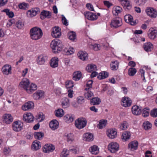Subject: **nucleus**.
<instances>
[{
    "mask_svg": "<svg viewBox=\"0 0 157 157\" xmlns=\"http://www.w3.org/2000/svg\"><path fill=\"white\" fill-rule=\"evenodd\" d=\"M132 101L128 97H124L122 98L121 100V104L124 107H128L131 105Z\"/></svg>",
    "mask_w": 157,
    "mask_h": 157,
    "instance_id": "15",
    "label": "nucleus"
},
{
    "mask_svg": "<svg viewBox=\"0 0 157 157\" xmlns=\"http://www.w3.org/2000/svg\"><path fill=\"white\" fill-rule=\"evenodd\" d=\"M124 19L126 22L129 23L132 25H134L136 24V22L133 21L132 16L129 14L125 15L124 17Z\"/></svg>",
    "mask_w": 157,
    "mask_h": 157,
    "instance_id": "22",
    "label": "nucleus"
},
{
    "mask_svg": "<svg viewBox=\"0 0 157 157\" xmlns=\"http://www.w3.org/2000/svg\"><path fill=\"white\" fill-rule=\"evenodd\" d=\"M107 124V121L106 120H101L99 121L97 127L98 128L101 129L105 127Z\"/></svg>",
    "mask_w": 157,
    "mask_h": 157,
    "instance_id": "43",
    "label": "nucleus"
},
{
    "mask_svg": "<svg viewBox=\"0 0 157 157\" xmlns=\"http://www.w3.org/2000/svg\"><path fill=\"white\" fill-rule=\"evenodd\" d=\"M61 105L63 108H68L70 105L69 100L66 97L63 98L61 101Z\"/></svg>",
    "mask_w": 157,
    "mask_h": 157,
    "instance_id": "29",
    "label": "nucleus"
},
{
    "mask_svg": "<svg viewBox=\"0 0 157 157\" xmlns=\"http://www.w3.org/2000/svg\"><path fill=\"white\" fill-rule=\"evenodd\" d=\"M108 136L111 139H113L117 136V131L115 129L108 130L107 132Z\"/></svg>",
    "mask_w": 157,
    "mask_h": 157,
    "instance_id": "26",
    "label": "nucleus"
},
{
    "mask_svg": "<svg viewBox=\"0 0 157 157\" xmlns=\"http://www.w3.org/2000/svg\"><path fill=\"white\" fill-rule=\"evenodd\" d=\"M43 34L42 30L37 27L33 28L30 31V36L33 40H37L40 39L43 36Z\"/></svg>",
    "mask_w": 157,
    "mask_h": 157,
    "instance_id": "1",
    "label": "nucleus"
},
{
    "mask_svg": "<svg viewBox=\"0 0 157 157\" xmlns=\"http://www.w3.org/2000/svg\"><path fill=\"white\" fill-rule=\"evenodd\" d=\"M138 145V142L136 141L131 142L128 144V148L131 151H134L137 149Z\"/></svg>",
    "mask_w": 157,
    "mask_h": 157,
    "instance_id": "24",
    "label": "nucleus"
},
{
    "mask_svg": "<svg viewBox=\"0 0 157 157\" xmlns=\"http://www.w3.org/2000/svg\"><path fill=\"white\" fill-rule=\"evenodd\" d=\"M131 135V134L130 132H124L122 134L121 136V139L124 141H126L130 139Z\"/></svg>",
    "mask_w": 157,
    "mask_h": 157,
    "instance_id": "36",
    "label": "nucleus"
},
{
    "mask_svg": "<svg viewBox=\"0 0 157 157\" xmlns=\"http://www.w3.org/2000/svg\"><path fill=\"white\" fill-rule=\"evenodd\" d=\"M111 26L112 27L117 28L122 25V19L120 18H116L111 21Z\"/></svg>",
    "mask_w": 157,
    "mask_h": 157,
    "instance_id": "10",
    "label": "nucleus"
},
{
    "mask_svg": "<svg viewBox=\"0 0 157 157\" xmlns=\"http://www.w3.org/2000/svg\"><path fill=\"white\" fill-rule=\"evenodd\" d=\"M49 126L52 130L57 129L59 127V123L56 120H53L49 123Z\"/></svg>",
    "mask_w": 157,
    "mask_h": 157,
    "instance_id": "33",
    "label": "nucleus"
},
{
    "mask_svg": "<svg viewBox=\"0 0 157 157\" xmlns=\"http://www.w3.org/2000/svg\"><path fill=\"white\" fill-rule=\"evenodd\" d=\"M96 66L94 64H88L86 67V70L88 72H91L94 71H96L97 69Z\"/></svg>",
    "mask_w": 157,
    "mask_h": 157,
    "instance_id": "38",
    "label": "nucleus"
},
{
    "mask_svg": "<svg viewBox=\"0 0 157 157\" xmlns=\"http://www.w3.org/2000/svg\"><path fill=\"white\" fill-rule=\"evenodd\" d=\"M29 5L25 2L21 3L18 5L19 8L22 10H26L28 8Z\"/></svg>",
    "mask_w": 157,
    "mask_h": 157,
    "instance_id": "52",
    "label": "nucleus"
},
{
    "mask_svg": "<svg viewBox=\"0 0 157 157\" xmlns=\"http://www.w3.org/2000/svg\"><path fill=\"white\" fill-rule=\"evenodd\" d=\"M69 154V151L66 149H64L60 154L61 157H66Z\"/></svg>",
    "mask_w": 157,
    "mask_h": 157,
    "instance_id": "58",
    "label": "nucleus"
},
{
    "mask_svg": "<svg viewBox=\"0 0 157 157\" xmlns=\"http://www.w3.org/2000/svg\"><path fill=\"white\" fill-rule=\"evenodd\" d=\"M145 12L147 15L151 18H156L157 17V10L154 8L147 7Z\"/></svg>",
    "mask_w": 157,
    "mask_h": 157,
    "instance_id": "6",
    "label": "nucleus"
},
{
    "mask_svg": "<svg viewBox=\"0 0 157 157\" xmlns=\"http://www.w3.org/2000/svg\"><path fill=\"white\" fill-rule=\"evenodd\" d=\"M68 38L72 40H74L76 38V34L75 33L71 32L69 33L68 34Z\"/></svg>",
    "mask_w": 157,
    "mask_h": 157,
    "instance_id": "53",
    "label": "nucleus"
},
{
    "mask_svg": "<svg viewBox=\"0 0 157 157\" xmlns=\"http://www.w3.org/2000/svg\"><path fill=\"white\" fill-rule=\"evenodd\" d=\"M85 17L91 21L95 20L97 19L98 16L95 13L90 12H87L85 14Z\"/></svg>",
    "mask_w": 157,
    "mask_h": 157,
    "instance_id": "16",
    "label": "nucleus"
},
{
    "mask_svg": "<svg viewBox=\"0 0 157 157\" xmlns=\"http://www.w3.org/2000/svg\"><path fill=\"white\" fill-rule=\"evenodd\" d=\"M142 108L136 105H133L132 108V112L133 114L138 115L140 114Z\"/></svg>",
    "mask_w": 157,
    "mask_h": 157,
    "instance_id": "21",
    "label": "nucleus"
},
{
    "mask_svg": "<svg viewBox=\"0 0 157 157\" xmlns=\"http://www.w3.org/2000/svg\"><path fill=\"white\" fill-rule=\"evenodd\" d=\"M29 81L28 79L26 78H23L20 82L19 86L21 87L24 88L26 91L29 84Z\"/></svg>",
    "mask_w": 157,
    "mask_h": 157,
    "instance_id": "17",
    "label": "nucleus"
},
{
    "mask_svg": "<svg viewBox=\"0 0 157 157\" xmlns=\"http://www.w3.org/2000/svg\"><path fill=\"white\" fill-rule=\"evenodd\" d=\"M55 115L58 117H62L64 115L63 110L61 109H59L55 112Z\"/></svg>",
    "mask_w": 157,
    "mask_h": 157,
    "instance_id": "48",
    "label": "nucleus"
},
{
    "mask_svg": "<svg viewBox=\"0 0 157 157\" xmlns=\"http://www.w3.org/2000/svg\"><path fill=\"white\" fill-rule=\"evenodd\" d=\"M89 150L92 154L94 155L97 154L99 152L98 146L95 145H93L90 147Z\"/></svg>",
    "mask_w": 157,
    "mask_h": 157,
    "instance_id": "40",
    "label": "nucleus"
},
{
    "mask_svg": "<svg viewBox=\"0 0 157 157\" xmlns=\"http://www.w3.org/2000/svg\"><path fill=\"white\" fill-rule=\"evenodd\" d=\"M119 145L118 143L115 142L110 143L108 145L109 150L111 152L114 153L119 150Z\"/></svg>",
    "mask_w": 157,
    "mask_h": 157,
    "instance_id": "8",
    "label": "nucleus"
},
{
    "mask_svg": "<svg viewBox=\"0 0 157 157\" xmlns=\"http://www.w3.org/2000/svg\"><path fill=\"white\" fill-rule=\"evenodd\" d=\"M151 115L153 117H157V109H155L152 110L151 112Z\"/></svg>",
    "mask_w": 157,
    "mask_h": 157,
    "instance_id": "62",
    "label": "nucleus"
},
{
    "mask_svg": "<svg viewBox=\"0 0 157 157\" xmlns=\"http://www.w3.org/2000/svg\"><path fill=\"white\" fill-rule=\"evenodd\" d=\"M121 4L126 11L129 10L132 8V5L130 3L129 0L124 1L121 3Z\"/></svg>",
    "mask_w": 157,
    "mask_h": 157,
    "instance_id": "31",
    "label": "nucleus"
},
{
    "mask_svg": "<svg viewBox=\"0 0 157 157\" xmlns=\"http://www.w3.org/2000/svg\"><path fill=\"white\" fill-rule=\"evenodd\" d=\"M66 86L67 89H71V88L73 87L74 86V83L72 81L70 80L67 81L66 82Z\"/></svg>",
    "mask_w": 157,
    "mask_h": 157,
    "instance_id": "56",
    "label": "nucleus"
},
{
    "mask_svg": "<svg viewBox=\"0 0 157 157\" xmlns=\"http://www.w3.org/2000/svg\"><path fill=\"white\" fill-rule=\"evenodd\" d=\"M77 99L78 103V104H82L85 101V100L83 97L79 96L78 97Z\"/></svg>",
    "mask_w": 157,
    "mask_h": 157,
    "instance_id": "63",
    "label": "nucleus"
},
{
    "mask_svg": "<svg viewBox=\"0 0 157 157\" xmlns=\"http://www.w3.org/2000/svg\"><path fill=\"white\" fill-rule=\"evenodd\" d=\"M108 76V73L107 72L102 71L99 73V75L98 76V78L100 80H101L106 78Z\"/></svg>",
    "mask_w": 157,
    "mask_h": 157,
    "instance_id": "47",
    "label": "nucleus"
},
{
    "mask_svg": "<svg viewBox=\"0 0 157 157\" xmlns=\"http://www.w3.org/2000/svg\"><path fill=\"white\" fill-rule=\"evenodd\" d=\"M58 59L56 57H54L52 58L50 61V65L53 68H55L58 67Z\"/></svg>",
    "mask_w": 157,
    "mask_h": 157,
    "instance_id": "32",
    "label": "nucleus"
},
{
    "mask_svg": "<svg viewBox=\"0 0 157 157\" xmlns=\"http://www.w3.org/2000/svg\"><path fill=\"white\" fill-rule=\"evenodd\" d=\"M3 121L6 124H10L13 121V118L10 114L6 113L3 116Z\"/></svg>",
    "mask_w": 157,
    "mask_h": 157,
    "instance_id": "18",
    "label": "nucleus"
},
{
    "mask_svg": "<svg viewBox=\"0 0 157 157\" xmlns=\"http://www.w3.org/2000/svg\"><path fill=\"white\" fill-rule=\"evenodd\" d=\"M64 119L66 122L69 123L73 121L74 117L71 114H67L64 116Z\"/></svg>",
    "mask_w": 157,
    "mask_h": 157,
    "instance_id": "44",
    "label": "nucleus"
},
{
    "mask_svg": "<svg viewBox=\"0 0 157 157\" xmlns=\"http://www.w3.org/2000/svg\"><path fill=\"white\" fill-rule=\"evenodd\" d=\"M15 26L18 29H21L23 27L24 25L23 23L21 21H18L16 23Z\"/></svg>",
    "mask_w": 157,
    "mask_h": 157,
    "instance_id": "59",
    "label": "nucleus"
},
{
    "mask_svg": "<svg viewBox=\"0 0 157 157\" xmlns=\"http://www.w3.org/2000/svg\"><path fill=\"white\" fill-rule=\"evenodd\" d=\"M23 119L26 122L30 123L33 121L34 117L31 113H27L24 114Z\"/></svg>",
    "mask_w": 157,
    "mask_h": 157,
    "instance_id": "14",
    "label": "nucleus"
},
{
    "mask_svg": "<svg viewBox=\"0 0 157 157\" xmlns=\"http://www.w3.org/2000/svg\"><path fill=\"white\" fill-rule=\"evenodd\" d=\"M119 62L117 60H113L110 64L111 69L112 70H117L118 68Z\"/></svg>",
    "mask_w": 157,
    "mask_h": 157,
    "instance_id": "41",
    "label": "nucleus"
},
{
    "mask_svg": "<svg viewBox=\"0 0 157 157\" xmlns=\"http://www.w3.org/2000/svg\"><path fill=\"white\" fill-rule=\"evenodd\" d=\"M92 46L93 49L96 51H97L99 50L101 48V45L97 44H95L92 45Z\"/></svg>",
    "mask_w": 157,
    "mask_h": 157,
    "instance_id": "61",
    "label": "nucleus"
},
{
    "mask_svg": "<svg viewBox=\"0 0 157 157\" xmlns=\"http://www.w3.org/2000/svg\"><path fill=\"white\" fill-rule=\"evenodd\" d=\"M12 67L10 65L6 64L2 68V72L3 74L8 75L12 73Z\"/></svg>",
    "mask_w": 157,
    "mask_h": 157,
    "instance_id": "12",
    "label": "nucleus"
},
{
    "mask_svg": "<svg viewBox=\"0 0 157 157\" xmlns=\"http://www.w3.org/2000/svg\"><path fill=\"white\" fill-rule=\"evenodd\" d=\"M44 91L38 90L33 94V97L34 100H38L44 98Z\"/></svg>",
    "mask_w": 157,
    "mask_h": 157,
    "instance_id": "9",
    "label": "nucleus"
},
{
    "mask_svg": "<svg viewBox=\"0 0 157 157\" xmlns=\"http://www.w3.org/2000/svg\"><path fill=\"white\" fill-rule=\"evenodd\" d=\"M34 106V103L31 101H29L25 103L22 106V109L24 111H27L29 109H33Z\"/></svg>",
    "mask_w": 157,
    "mask_h": 157,
    "instance_id": "20",
    "label": "nucleus"
},
{
    "mask_svg": "<svg viewBox=\"0 0 157 157\" xmlns=\"http://www.w3.org/2000/svg\"><path fill=\"white\" fill-rule=\"evenodd\" d=\"M74 52V49L72 47L69 48H65L64 50V53L67 55H70L72 54Z\"/></svg>",
    "mask_w": 157,
    "mask_h": 157,
    "instance_id": "46",
    "label": "nucleus"
},
{
    "mask_svg": "<svg viewBox=\"0 0 157 157\" xmlns=\"http://www.w3.org/2000/svg\"><path fill=\"white\" fill-rule=\"evenodd\" d=\"M142 112V116L144 117L148 116L149 114V109L147 108H144Z\"/></svg>",
    "mask_w": 157,
    "mask_h": 157,
    "instance_id": "57",
    "label": "nucleus"
},
{
    "mask_svg": "<svg viewBox=\"0 0 157 157\" xmlns=\"http://www.w3.org/2000/svg\"><path fill=\"white\" fill-rule=\"evenodd\" d=\"M93 81L89 80L87 82L85 88V92L84 93L85 97L88 99H90L91 98L94 96L93 93L91 91L92 88Z\"/></svg>",
    "mask_w": 157,
    "mask_h": 157,
    "instance_id": "3",
    "label": "nucleus"
},
{
    "mask_svg": "<svg viewBox=\"0 0 157 157\" xmlns=\"http://www.w3.org/2000/svg\"><path fill=\"white\" fill-rule=\"evenodd\" d=\"M78 150V148L77 146H71L70 148V151L75 154H76Z\"/></svg>",
    "mask_w": 157,
    "mask_h": 157,
    "instance_id": "60",
    "label": "nucleus"
},
{
    "mask_svg": "<svg viewBox=\"0 0 157 157\" xmlns=\"http://www.w3.org/2000/svg\"><path fill=\"white\" fill-rule=\"evenodd\" d=\"M79 58L83 61L86 60L88 59V54L85 51H80L78 53Z\"/></svg>",
    "mask_w": 157,
    "mask_h": 157,
    "instance_id": "25",
    "label": "nucleus"
},
{
    "mask_svg": "<svg viewBox=\"0 0 157 157\" xmlns=\"http://www.w3.org/2000/svg\"><path fill=\"white\" fill-rule=\"evenodd\" d=\"M143 48L146 51L149 52L153 50V46L151 42H147L144 44Z\"/></svg>",
    "mask_w": 157,
    "mask_h": 157,
    "instance_id": "28",
    "label": "nucleus"
},
{
    "mask_svg": "<svg viewBox=\"0 0 157 157\" xmlns=\"http://www.w3.org/2000/svg\"><path fill=\"white\" fill-rule=\"evenodd\" d=\"M101 102V99L98 97L93 98L90 100V104L93 105H98Z\"/></svg>",
    "mask_w": 157,
    "mask_h": 157,
    "instance_id": "42",
    "label": "nucleus"
},
{
    "mask_svg": "<svg viewBox=\"0 0 157 157\" xmlns=\"http://www.w3.org/2000/svg\"><path fill=\"white\" fill-rule=\"evenodd\" d=\"M3 11L5 12L10 18H12L14 16L13 13L12 11H10V10L8 9L3 10Z\"/></svg>",
    "mask_w": 157,
    "mask_h": 157,
    "instance_id": "51",
    "label": "nucleus"
},
{
    "mask_svg": "<svg viewBox=\"0 0 157 157\" xmlns=\"http://www.w3.org/2000/svg\"><path fill=\"white\" fill-rule=\"evenodd\" d=\"M123 10L122 8L120 6H115L113 8L112 12L115 15H117L121 13Z\"/></svg>",
    "mask_w": 157,
    "mask_h": 157,
    "instance_id": "37",
    "label": "nucleus"
},
{
    "mask_svg": "<svg viewBox=\"0 0 157 157\" xmlns=\"http://www.w3.org/2000/svg\"><path fill=\"white\" fill-rule=\"evenodd\" d=\"M51 13L49 11L43 10L41 12L40 16L41 19H44L46 18H49L51 17Z\"/></svg>",
    "mask_w": 157,
    "mask_h": 157,
    "instance_id": "23",
    "label": "nucleus"
},
{
    "mask_svg": "<svg viewBox=\"0 0 157 157\" xmlns=\"http://www.w3.org/2000/svg\"><path fill=\"white\" fill-rule=\"evenodd\" d=\"M68 142H72L74 140V136L73 134L71 133H66L65 134Z\"/></svg>",
    "mask_w": 157,
    "mask_h": 157,
    "instance_id": "49",
    "label": "nucleus"
},
{
    "mask_svg": "<svg viewBox=\"0 0 157 157\" xmlns=\"http://www.w3.org/2000/svg\"><path fill=\"white\" fill-rule=\"evenodd\" d=\"M82 76L81 73L80 71L75 72L73 74V79L75 81H78Z\"/></svg>",
    "mask_w": 157,
    "mask_h": 157,
    "instance_id": "45",
    "label": "nucleus"
},
{
    "mask_svg": "<svg viewBox=\"0 0 157 157\" xmlns=\"http://www.w3.org/2000/svg\"><path fill=\"white\" fill-rule=\"evenodd\" d=\"M86 123L87 121L85 118H80L75 121V125L77 128L78 129H82L86 126Z\"/></svg>",
    "mask_w": 157,
    "mask_h": 157,
    "instance_id": "4",
    "label": "nucleus"
},
{
    "mask_svg": "<svg viewBox=\"0 0 157 157\" xmlns=\"http://www.w3.org/2000/svg\"><path fill=\"white\" fill-rule=\"evenodd\" d=\"M103 3L105 6H106L107 8H109L111 6L113 5L112 3H110L109 1H104Z\"/></svg>",
    "mask_w": 157,
    "mask_h": 157,
    "instance_id": "64",
    "label": "nucleus"
},
{
    "mask_svg": "<svg viewBox=\"0 0 157 157\" xmlns=\"http://www.w3.org/2000/svg\"><path fill=\"white\" fill-rule=\"evenodd\" d=\"M55 149L54 145L52 144H46L44 145L43 147L44 152L46 153H49L53 151Z\"/></svg>",
    "mask_w": 157,
    "mask_h": 157,
    "instance_id": "11",
    "label": "nucleus"
},
{
    "mask_svg": "<svg viewBox=\"0 0 157 157\" xmlns=\"http://www.w3.org/2000/svg\"><path fill=\"white\" fill-rule=\"evenodd\" d=\"M129 126L128 123L126 121H123L119 125V128L121 130H125L127 129Z\"/></svg>",
    "mask_w": 157,
    "mask_h": 157,
    "instance_id": "39",
    "label": "nucleus"
},
{
    "mask_svg": "<svg viewBox=\"0 0 157 157\" xmlns=\"http://www.w3.org/2000/svg\"><path fill=\"white\" fill-rule=\"evenodd\" d=\"M61 29L58 27H54L52 32V35L55 38H58L61 35Z\"/></svg>",
    "mask_w": 157,
    "mask_h": 157,
    "instance_id": "13",
    "label": "nucleus"
},
{
    "mask_svg": "<svg viewBox=\"0 0 157 157\" xmlns=\"http://www.w3.org/2000/svg\"><path fill=\"white\" fill-rule=\"evenodd\" d=\"M47 60V57L44 55H40L36 59L37 63L39 65H43L44 64L45 61Z\"/></svg>",
    "mask_w": 157,
    "mask_h": 157,
    "instance_id": "30",
    "label": "nucleus"
},
{
    "mask_svg": "<svg viewBox=\"0 0 157 157\" xmlns=\"http://www.w3.org/2000/svg\"><path fill=\"white\" fill-rule=\"evenodd\" d=\"M83 140H84L90 141H92L93 139V135L90 133H86L83 135Z\"/></svg>",
    "mask_w": 157,
    "mask_h": 157,
    "instance_id": "35",
    "label": "nucleus"
},
{
    "mask_svg": "<svg viewBox=\"0 0 157 157\" xmlns=\"http://www.w3.org/2000/svg\"><path fill=\"white\" fill-rule=\"evenodd\" d=\"M37 89V86L34 83H32L29 84L26 92L29 94H31Z\"/></svg>",
    "mask_w": 157,
    "mask_h": 157,
    "instance_id": "27",
    "label": "nucleus"
},
{
    "mask_svg": "<svg viewBox=\"0 0 157 157\" xmlns=\"http://www.w3.org/2000/svg\"><path fill=\"white\" fill-rule=\"evenodd\" d=\"M148 36L150 39H154L157 37V30L151 28L148 31Z\"/></svg>",
    "mask_w": 157,
    "mask_h": 157,
    "instance_id": "19",
    "label": "nucleus"
},
{
    "mask_svg": "<svg viewBox=\"0 0 157 157\" xmlns=\"http://www.w3.org/2000/svg\"><path fill=\"white\" fill-rule=\"evenodd\" d=\"M23 123L20 121H14L12 125L13 130L16 132H19L23 129Z\"/></svg>",
    "mask_w": 157,
    "mask_h": 157,
    "instance_id": "5",
    "label": "nucleus"
},
{
    "mask_svg": "<svg viewBox=\"0 0 157 157\" xmlns=\"http://www.w3.org/2000/svg\"><path fill=\"white\" fill-rule=\"evenodd\" d=\"M136 72V70L135 68H130L129 69L128 73L129 76H134Z\"/></svg>",
    "mask_w": 157,
    "mask_h": 157,
    "instance_id": "55",
    "label": "nucleus"
},
{
    "mask_svg": "<svg viewBox=\"0 0 157 157\" xmlns=\"http://www.w3.org/2000/svg\"><path fill=\"white\" fill-rule=\"evenodd\" d=\"M143 126L145 130L150 129L152 126L151 124L148 121H145L143 124Z\"/></svg>",
    "mask_w": 157,
    "mask_h": 157,
    "instance_id": "54",
    "label": "nucleus"
},
{
    "mask_svg": "<svg viewBox=\"0 0 157 157\" xmlns=\"http://www.w3.org/2000/svg\"><path fill=\"white\" fill-rule=\"evenodd\" d=\"M41 147L39 141L35 140L34 141L31 146V149L33 151H36L39 149Z\"/></svg>",
    "mask_w": 157,
    "mask_h": 157,
    "instance_id": "34",
    "label": "nucleus"
},
{
    "mask_svg": "<svg viewBox=\"0 0 157 157\" xmlns=\"http://www.w3.org/2000/svg\"><path fill=\"white\" fill-rule=\"evenodd\" d=\"M40 11V9L39 8H32L27 11V15L29 17H32L39 13Z\"/></svg>",
    "mask_w": 157,
    "mask_h": 157,
    "instance_id": "7",
    "label": "nucleus"
},
{
    "mask_svg": "<svg viewBox=\"0 0 157 157\" xmlns=\"http://www.w3.org/2000/svg\"><path fill=\"white\" fill-rule=\"evenodd\" d=\"M63 46L62 42L57 39L52 40L50 44V46L55 53H58L59 51H61Z\"/></svg>",
    "mask_w": 157,
    "mask_h": 157,
    "instance_id": "2",
    "label": "nucleus"
},
{
    "mask_svg": "<svg viewBox=\"0 0 157 157\" xmlns=\"http://www.w3.org/2000/svg\"><path fill=\"white\" fill-rule=\"evenodd\" d=\"M34 136L35 138L39 140L42 139V137L44 136V134L43 133L40 132H35L34 133Z\"/></svg>",
    "mask_w": 157,
    "mask_h": 157,
    "instance_id": "50",
    "label": "nucleus"
}]
</instances>
